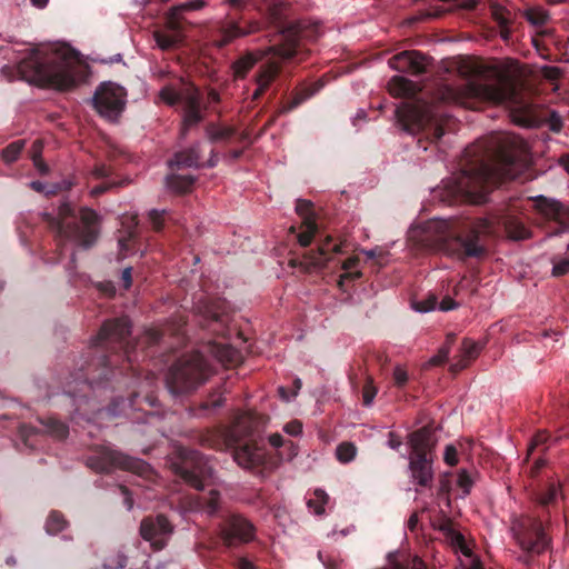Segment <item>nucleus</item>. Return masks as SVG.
Listing matches in <instances>:
<instances>
[{
  "instance_id": "bf43d9fd",
  "label": "nucleus",
  "mask_w": 569,
  "mask_h": 569,
  "mask_svg": "<svg viewBox=\"0 0 569 569\" xmlns=\"http://www.w3.org/2000/svg\"><path fill=\"white\" fill-rule=\"evenodd\" d=\"M527 20L535 26H543L549 19L547 11L541 9H529L526 12Z\"/></svg>"
},
{
  "instance_id": "c756f323",
  "label": "nucleus",
  "mask_w": 569,
  "mask_h": 569,
  "mask_svg": "<svg viewBox=\"0 0 569 569\" xmlns=\"http://www.w3.org/2000/svg\"><path fill=\"white\" fill-rule=\"evenodd\" d=\"M208 351L226 367H236L242 361L241 352L228 343L214 341L208 346Z\"/></svg>"
},
{
  "instance_id": "603ef678",
  "label": "nucleus",
  "mask_w": 569,
  "mask_h": 569,
  "mask_svg": "<svg viewBox=\"0 0 569 569\" xmlns=\"http://www.w3.org/2000/svg\"><path fill=\"white\" fill-rule=\"evenodd\" d=\"M208 138L211 142L227 141L234 134V129L229 127L223 128H208Z\"/></svg>"
},
{
  "instance_id": "39448f33",
  "label": "nucleus",
  "mask_w": 569,
  "mask_h": 569,
  "mask_svg": "<svg viewBox=\"0 0 569 569\" xmlns=\"http://www.w3.org/2000/svg\"><path fill=\"white\" fill-rule=\"evenodd\" d=\"M43 221L54 232L57 247L60 251L66 242H73L77 246L88 249L98 240L100 234L101 218L93 209L83 207L77 214L69 202H62L58 212L44 213Z\"/></svg>"
},
{
  "instance_id": "c9c22d12",
  "label": "nucleus",
  "mask_w": 569,
  "mask_h": 569,
  "mask_svg": "<svg viewBox=\"0 0 569 569\" xmlns=\"http://www.w3.org/2000/svg\"><path fill=\"white\" fill-rule=\"evenodd\" d=\"M194 178L190 174H169L166 178L167 188L177 193H187L191 190Z\"/></svg>"
},
{
  "instance_id": "4be33fe9",
  "label": "nucleus",
  "mask_w": 569,
  "mask_h": 569,
  "mask_svg": "<svg viewBox=\"0 0 569 569\" xmlns=\"http://www.w3.org/2000/svg\"><path fill=\"white\" fill-rule=\"evenodd\" d=\"M341 252L342 242H335L331 236H326L319 243L317 250H310L303 254L299 264L306 272H310L313 269H322L335 253Z\"/></svg>"
},
{
  "instance_id": "cd10ccee",
  "label": "nucleus",
  "mask_w": 569,
  "mask_h": 569,
  "mask_svg": "<svg viewBox=\"0 0 569 569\" xmlns=\"http://www.w3.org/2000/svg\"><path fill=\"white\" fill-rule=\"evenodd\" d=\"M409 443L412 452L410 457H432L436 447V439L430 427H422L409 436Z\"/></svg>"
},
{
  "instance_id": "f704fd0d",
  "label": "nucleus",
  "mask_w": 569,
  "mask_h": 569,
  "mask_svg": "<svg viewBox=\"0 0 569 569\" xmlns=\"http://www.w3.org/2000/svg\"><path fill=\"white\" fill-rule=\"evenodd\" d=\"M389 93L393 97H413L416 94V84L401 76H395L388 82Z\"/></svg>"
},
{
  "instance_id": "de8ad7c7",
  "label": "nucleus",
  "mask_w": 569,
  "mask_h": 569,
  "mask_svg": "<svg viewBox=\"0 0 569 569\" xmlns=\"http://www.w3.org/2000/svg\"><path fill=\"white\" fill-rule=\"evenodd\" d=\"M312 92L309 91H297L293 93L291 98H289L286 102L282 103L278 113H288L296 108H298L301 103H303L309 97H311Z\"/></svg>"
},
{
  "instance_id": "20e7f679",
  "label": "nucleus",
  "mask_w": 569,
  "mask_h": 569,
  "mask_svg": "<svg viewBox=\"0 0 569 569\" xmlns=\"http://www.w3.org/2000/svg\"><path fill=\"white\" fill-rule=\"evenodd\" d=\"M17 70L21 79L29 83L60 91L76 88L88 76L87 67L69 48L49 54L34 49L18 63Z\"/></svg>"
},
{
  "instance_id": "f03ea898",
  "label": "nucleus",
  "mask_w": 569,
  "mask_h": 569,
  "mask_svg": "<svg viewBox=\"0 0 569 569\" xmlns=\"http://www.w3.org/2000/svg\"><path fill=\"white\" fill-rule=\"evenodd\" d=\"M439 100L468 109H479L486 102L505 103L510 108L513 121L520 126L539 127L549 116L550 130L559 132L562 128V120L558 114L542 112L538 104L529 101L516 83L506 77L499 78L495 83L469 80L459 88L445 86L439 90Z\"/></svg>"
},
{
  "instance_id": "f3484780",
  "label": "nucleus",
  "mask_w": 569,
  "mask_h": 569,
  "mask_svg": "<svg viewBox=\"0 0 569 569\" xmlns=\"http://www.w3.org/2000/svg\"><path fill=\"white\" fill-rule=\"evenodd\" d=\"M127 91L113 82H102L96 89L92 98L94 110L104 119L117 121L126 108Z\"/></svg>"
},
{
  "instance_id": "4c0bfd02",
  "label": "nucleus",
  "mask_w": 569,
  "mask_h": 569,
  "mask_svg": "<svg viewBox=\"0 0 569 569\" xmlns=\"http://www.w3.org/2000/svg\"><path fill=\"white\" fill-rule=\"evenodd\" d=\"M560 495V485L550 482L537 493L536 500L540 507L548 508L549 506H552L557 501Z\"/></svg>"
},
{
  "instance_id": "412c9836",
  "label": "nucleus",
  "mask_w": 569,
  "mask_h": 569,
  "mask_svg": "<svg viewBox=\"0 0 569 569\" xmlns=\"http://www.w3.org/2000/svg\"><path fill=\"white\" fill-rule=\"evenodd\" d=\"M194 310L201 317L202 327L217 325L223 330L230 321L229 305L221 298H200L194 303Z\"/></svg>"
},
{
  "instance_id": "393cba45",
  "label": "nucleus",
  "mask_w": 569,
  "mask_h": 569,
  "mask_svg": "<svg viewBox=\"0 0 569 569\" xmlns=\"http://www.w3.org/2000/svg\"><path fill=\"white\" fill-rule=\"evenodd\" d=\"M280 72L281 64L274 60H268L259 66L253 77V81L257 84V88L251 96V100L253 102L261 99L271 83L278 78Z\"/></svg>"
},
{
  "instance_id": "052dcab7",
  "label": "nucleus",
  "mask_w": 569,
  "mask_h": 569,
  "mask_svg": "<svg viewBox=\"0 0 569 569\" xmlns=\"http://www.w3.org/2000/svg\"><path fill=\"white\" fill-rule=\"evenodd\" d=\"M136 239V230L134 228L128 230L127 236H122L118 239V244L120 249V254L126 257L128 252L131 251V246Z\"/></svg>"
},
{
  "instance_id": "49530a36",
  "label": "nucleus",
  "mask_w": 569,
  "mask_h": 569,
  "mask_svg": "<svg viewBox=\"0 0 569 569\" xmlns=\"http://www.w3.org/2000/svg\"><path fill=\"white\" fill-rule=\"evenodd\" d=\"M312 92L309 91H297L293 93L291 98H289L286 102L282 103L278 113H288L296 108H298L301 103H303L309 97H311Z\"/></svg>"
},
{
  "instance_id": "79ce46f5",
  "label": "nucleus",
  "mask_w": 569,
  "mask_h": 569,
  "mask_svg": "<svg viewBox=\"0 0 569 569\" xmlns=\"http://www.w3.org/2000/svg\"><path fill=\"white\" fill-rule=\"evenodd\" d=\"M455 341H456V335L448 333L443 346L439 349L437 355H435L432 358H430L429 365L433 366V367L443 365L448 360L449 353L451 351V347L455 343Z\"/></svg>"
},
{
  "instance_id": "a211bd4d",
  "label": "nucleus",
  "mask_w": 569,
  "mask_h": 569,
  "mask_svg": "<svg viewBox=\"0 0 569 569\" xmlns=\"http://www.w3.org/2000/svg\"><path fill=\"white\" fill-rule=\"evenodd\" d=\"M173 532L174 526L162 513L144 517L139 527L141 538L148 541L154 551L164 549Z\"/></svg>"
},
{
  "instance_id": "13d9d810",
  "label": "nucleus",
  "mask_w": 569,
  "mask_h": 569,
  "mask_svg": "<svg viewBox=\"0 0 569 569\" xmlns=\"http://www.w3.org/2000/svg\"><path fill=\"white\" fill-rule=\"evenodd\" d=\"M438 305V298L430 293L421 300H417L412 303L415 310L419 312H428L435 310Z\"/></svg>"
},
{
  "instance_id": "0e129e2a",
  "label": "nucleus",
  "mask_w": 569,
  "mask_h": 569,
  "mask_svg": "<svg viewBox=\"0 0 569 569\" xmlns=\"http://www.w3.org/2000/svg\"><path fill=\"white\" fill-rule=\"evenodd\" d=\"M510 12L500 6L492 7V18L500 28H505L510 24Z\"/></svg>"
},
{
  "instance_id": "ddd939ff",
  "label": "nucleus",
  "mask_w": 569,
  "mask_h": 569,
  "mask_svg": "<svg viewBox=\"0 0 569 569\" xmlns=\"http://www.w3.org/2000/svg\"><path fill=\"white\" fill-rule=\"evenodd\" d=\"M397 121L409 133H416L432 128V139L440 140L445 130L436 122V117L427 103L402 102L395 109Z\"/></svg>"
},
{
  "instance_id": "f257e3e1",
  "label": "nucleus",
  "mask_w": 569,
  "mask_h": 569,
  "mask_svg": "<svg viewBox=\"0 0 569 569\" xmlns=\"http://www.w3.org/2000/svg\"><path fill=\"white\" fill-rule=\"evenodd\" d=\"M520 144L515 137L503 136L467 147L465 163L452 178V196L481 203L493 188L517 179L520 173Z\"/></svg>"
},
{
  "instance_id": "c03bdc74",
  "label": "nucleus",
  "mask_w": 569,
  "mask_h": 569,
  "mask_svg": "<svg viewBox=\"0 0 569 569\" xmlns=\"http://www.w3.org/2000/svg\"><path fill=\"white\" fill-rule=\"evenodd\" d=\"M312 92L309 91H297L293 93L291 98H289L286 102L282 103L278 113H288L296 108H298L301 103H303L309 97H311Z\"/></svg>"
},
{
  "instance_id": "423d86ee",
  "label": "nucleus",
  "mask_w": 569,
  "mask_h": 569,
  "mask_svg": "<svg viewBox=\"0 0 569 569\" xmlns=\"http://www.w3.org/2000/svg\"><path fill=\"white\" fill-rule=\"evenodd\" d=\"M98 365V358L89 355V348L81 360L76 363L77 371L70 375L71 380L66 383L64 393L68 395L74 406V413L86 420H90L100 410L88 392L102 383H108L116 376L117 366L114 361L107 358L108 371L103 372L102 366Z\"/></svg>"
},
{
  "instance_id": "f8f14e48",
  "label": "nucleus",
  "mask_w": 569,
  "mask_h": 569,
  "mask_svg": "<svg viewBox=\"0 0 569 569\" xmlns=\"http://www.w3.org/2000/svg\"><path fill=\"white\" fill-rule=\"evenodd\" d=\"M178 461L172 463L174 473L196 490H203L213 478V468L199 451L188 448L178 450Z\"/></svg>"
},
{
  "instance_id": "6e6d98bb",
  "label": "nucleus",
  "mask_w": 569,
  "mask_h": 569,
  "mask_svg": "<svg viewBox=\"0 0 569 569\" xmlns=\"http://www.w3.org/2000/svg\"><path fill=\"white\" fill-rule=\"evenodd\" d=\"M313 204L309 200L298 199L296 203V211L302 218V223H307V220L316 221L313 211Z\"/></svg>"
},
{
  "instance_id": "5701e85b",
  "label": "nucleus",
  "mask_w": 569,
  "mask_h": 569,
  "mask_svg": "<svg viewBox=\"0 0 569 569\" xmlns=\"http://www.w3.org/2000/svg\"><path fill=\"white\" fill-rule=\"evenodd\" d=\"M202 159V143L196 142L189 148L177 151L171 160H169V166L171 169H183V168H200V167H209L213 168L217 166L219 161L218 153L212 149L210 152V158L207 162H201Z\"/></svg>"
},
{
  "instance_id": "37998d69",
  "label": "nucleus",
  "mask_w": 569,
  "mask_h": 569,
  "mask_svg": "<svg viewBox=\"0 0 569 569\" xmlns=\"http://www.w3.org/2000/svg\"><path fill=\"white\" fill-rule=\"evenodd\" d=\"M561 436L551 437V435L547 430L538 431L531 439V442L528 448V456H530L537 448L541 446H551L558 442Z\"/></svg>"
},
{
  "instance_id": "ea45409f",
  "label": "nucleus",
  "mask_w": 569,
  "mask_h": 569,
  "mask_svg": "<svg viewBox=\"0 0 569 569\" xmlns=\"http://www.w3.org/2000/svg\"><path fill=\"white\" fill-rule=\"evenodd\" d=\"M69 522L63 513L58 510H52L47 517L44 529L49 535H57L68 527Z\"/></svg>"
},
{
  "instance_id": "dca6fc26",
  "label": "nucleus",
  "mask_w": 569,
  "mask_h": 569,
  "mask_svg": "<svg viewBox=\"0 0 569 569\" xmlns=\"http://www.w3.org/2000/svg\"><path fill=\"white\" fill-rule=\"evenodd\" d=\"M288 3L281 0H270L267 3L266 14L271 24L282 31L283 42L273 48V52L283 59H293L301 51L300 41L296 32L286 29V17H287Z\"/></svg>"
},
{
  "instance_id": "72a5a7b5",
  "label": "nucleus",
  "mask_w": 569,
  "mask_h": 569,
  "mask_svg": "<svg viewBox=\"0 0 569 569\" xmlns=\"http://www.w3.org/2000/svg\"><path fill=\"white\" fill-rule=\"evenodd\" d=\"M203 0H191L188 2H184L180 6L173 7L167 18V23L170 29L172 30H179L180 29V14L184 11H191V10H200L204 7Z\"/></svg>"
},
{
  "instance_id": "c85d7f7f",
  "label": "nucleus",
  "mask_w": 569,
  "mask_h": 569,
  "mask_svg": "<svg viewBox=\"0 0 569 569\" xmlns=\"http://www.w3.org/2000/svg\"><path fill=\"white\" fill-rule=\"evenodd\" d=\"M264 54V51L257 50L246 51L243 54L239 56L231 64L233 79L243 80Z\"/></svg>"
},
{
  "instance_id": "8fccbe9b",
  "label": "nucleus",
  "mask_w": 569,
  "mask_h": 569,
  "mask_svg": "<svg viewBox=\"0 0 569 569\" xmlns=\"http://www.w3.org/2000/svg\"><path fill=\"white\" fill-rule=\"evenodd\" d=\"M24 147L23 140H17L11 143H9L3 150H2V159L6 163H12L17 161L19 158L22 149Z\"/></svg>"
},
{
  "instance_id": "e433bc0d",
  "label": "nucleus",
  "mask_w": 569,
  "mask_h": 569,
  "mask_svg": "<svg viewBox=\"0 0 569 569\" xmlns=\"http://www.w3.org/2000/svg\"><path fill=\"white\" fill-rule=\"evenodd\" d=\"M39 421L44 427L46 432L58 440H63L69 435V427L64 422L56 419L54 417H48L44 419H40Z\"/></svg>"
},
{
  "instance_id": "9d476101",
  "label": "nucleus",
  "mask_w": 569,
  "mask_h": 569,
  "mask_svg": "<svg viewBox=\"0 0 569 569\" xmlns=\"http://www.w3.org/2000/svg\"><path fill=\"white\" fill-rule=\"evenodd\" d=\"M179 87L173 84L164 86L160 90V98L169 106L183 103V121L180 136L184 138L190 128L202 121L201 99L198 88L184 79L180 78Z\"/></svg>"
},
{
  "instance_id": "a878e982",
  "label": "nucleus",
  "mask_w": 569,
  "mask_h": 569,
  "mask_svg": "<svg viewBox=\"0 0 569 569\" xmlns=\"http://www.w3.org/2000/svg\"><path fill=\"white\" fill-rule=\"evenodd\" d=\"M184 325L186 321L180 319L179 322L176 325H166L163 328H150L146 330L144 333L141 336V338L138 341V345L146 348L159 346L163 343L164 337L168 333L176 336L177 339L180 341L183 336Z\"/></svg>"
},
{
  "instance_id": "1a4fd4ad",
  "label": "nucleus",
  "mask_w": 569,
  "mask_h": 569,
  "mask_svg": "<svg viewBox=\"0 0 569 569\" xmlns=\"http://www.w3.org/2000/svg\"><path fill=\"white\" fill-rule=\"evenodd\" d=\"M211 375L210 366L200 352L179 358L169 369L166 386L172 396H180L197 389Z\"/></svg>"
},
{
  "instance_id": "2eb2a0df",
  "label": "nucleus",
  "mask_w": 569,
  "mask_h": 569,
  "mask_svg": "<svg viewBox=\"0 0 569 569\" xmlns=\"http://www.w3.org/2000/svg\"><path fill=\"white\" fill-rule=\"evenodd\" d=\"M512 531L519 547L527 555H541L550 546V538L545 532L539 518L520 519L512 526Z\"/></svg>"
},
{
  "instance_id": "09e8293b",
  "label": "nucleus",
  "mask_w": 569,
  "mask_h": 569,
  "mask_svg": "<svg viewBox=\"0 0 569 569\" xmlns=\"http://www.w3.org/2000/svg\"><path fill=\"white\" fill-rule=\"evenodd\" d=\"M357 447L352 442H342L336 449V457L342 463H348L355 459Z\"/></svg>"
},
{
  "instance_id": "9b49d317",
  "label": "nucleus",
  "mask_w": 569,
  "mask_h": 569,
  "mask_svg": "<svg viewBox=\"0 0 569 569\" xmlns=\"http://www.w3.org/2000/svg\"><path fill=\"white\" fill-rule=\"evenodd\" d=\"M87 466L96 472L108 473L119 468L146 479H150L153 475L152 468L146 461L123 455L107 446L97 447L93 453L87 458Z\"/></svg>"
},
{
  "instance_id": "774afa93",
  "label": "nucleus",
  "mask_w": 569,
  "mask_h": 569,
  "mask_svg": "<svg viewBox=\"0 0 569 569\" xmlns=\"http://www.w3.org/2000/svg\"><path fill=\"white\" fill-rule=\"evenodd\" d=\"M569 273V259L560 260L559 262L553 264L552 276L561 277Z\"/></svg>"
},
{
  "instance_id": "aec40b11",
  "label": "nucleus",
  "mask_w": 569,
  "mask_h": 569,
  "mask_svg": "<svg viewBox=\"0 0 569 569\" xmlns=\"http://www.w3.org/2000/svg\"><path fill=\"white\" fill-rule=\"evenodd\" d=\"M260 29L261 23L258 20L247 19L243 14L240 17L227 14L219 22L217 46L220 48L226 47L236 39L253 34L260 31Z\"/></svg>"
},
{
  "instance_id": "58836bf2",
  "label": "nucleus",
  "mask_w": 569,
  "mask_h": 569,
  "mask_svg": "<svg viewBox=\"0 0 569 569\" xmlns=\"http://www.w3.org/2000/svg\"><path fill=\"white\" fill-rule=\"evenodd\" d=\"M358 263H359L358 257H350L342 262L341 268L345 270V272L342 274H340L339 280H338V287L340 289H343L346 281H355L362 277L361 271H351L353 268H356L358 266Z\"/></svg>"
},
{
  "instance_id": "7c9ffc66",
  "label": "nucleus",
  "mask_w": 569,
  "mask_h": 569,
  "mask_svg": "<svg viewBox=\"0 0 569 569\" xmlns=\"http://www.w3.org/2000/svg\"><path fill=\"white\" fill-rule=\"evenodd\" d=\"M481 349V345L469 338H465L461 343L460 352L457 356V360L450 366L451 372L458 373L466 369L471 361L477 359Z\"/></svg>"
},
{
  "instance_id": "473e14b6",
  "label": "nucleus",
  "mask_w": 569,
  "mask_h": 569,
  "mask_svg": "<svg viewBox=\"0 0 569 569\" xmlns=\"http://www.w3.org/2000/svg\"><path fill=\"white\" fill-rule=\"evenodd\" d=\"M194 509L204 511L209 516H217L220 511V492L211 489L208 493L197 497L193 500Z\"/></svg>"
},
{
  "instance_id": "a19ab883",
  "label": "nucleus",
  "mask_w": 569,
  "mask_h": 569,
  "mask_svg": "<svg viewBox=\"0 0 569 569\" xmlns=\"http://www.w3.org/2000/svg\"><path fill=\"white\" fill-rule=\"evenodd\" d=\"M224 398L222 392L214 391L208 396V398L199 405V416L208 417L212 415L218 408L222 407Z\"/></svg>"
},
{
  "instance_id": "b1692460",
  "label": "nucleus",
  "mask_w": 569,
  "mask_h": 569,
  "mask_svg": "<svg viewBox=\"0 0 569 569\" xmlns=\"http://www.w3.org/2000/svg\"><path fill=\"white\" fill-rule=\"evenodd\" d=\"M390 68L412 76H420L427 71V58L421 52L402 51L389 59Z\"/></svg>"
},
{
  "instance_id": "0eeeda50",
  "label": "nucleus",
  "mask_w": 569,
  "mask_h": 569,
  "mask_svg": "<svg viewBox=\"0 0 569 569\" xmlns=\"http://www.w3.org/2000/svg\"><path fill=\"white\" fill-rule=\"evenodd\" d=\"M430 229L436 232L433 241L437 250L459 260H466L480 258L486 253L480 237L491 231V222L488 219H478L477 222L456 230L448 221L441 220L435 221Z\"/></svg>"
},
{
  "instance_id": "338daca9",
  "label": "nucleus",
  "mask_w": 569,
  "mask_h": 569,
  "mask_svg": "<svg viewBox=\"0 0 569 569\" xmlns=\"http://www.w3.org/2000/svg\"><path fill=\"white\" fill-rule=\"evenodd\" d=\"M443 460L448 466H456L458 463V451L453 445H448L445 448Z\"/></svg>"
},
{
  "instance_id": "3c124183",
  "label": "nucleus",
  "mask_w": 569,
  "mask_h": 569,
  "mask_svg": "<svg viewBox=\"0 0 569 569\" xmlns=\"http://www.w3.org/2000/svg\"><path fill=\"white\" fill-rule=\"evenodd\" d=\"M306 228L305 231L298 234V242L301 247H308L312 242V239L318 233V226L316 221L307 220V223H302Z\"/></svg>"
},
{
  "instance_id": "7ed1b4c3",
  "label": "nucleus",
  "mask_w": 569,
  "mask_h": 569,
  "mask_svg": "<svg viewBox=\"0 0 569 569\" xmlns=\"http://www.w3.org/2000/svg\"><path fill=\"white\" fill-rule=\"evenodd\" d=\"M264 423L263 416L244 412L236 418L231 427L207 430L199 435L198 440L202 447L232 450L233 460L243 469L271 472L277 468L278 459L269 456L256 438Z\"/></svg>"
},
{
  "instance_id": "4d7b16f0",
  "label": "nucleus",
  "mask_w": 569,
  "mask_h": 569,
  "mask_svg": "<svg viewBox=\"0 0 569 569\" xmlns=\"http://www.w3.org/2000/svg\"><path fill=\"white\" fill-rule=\"evenodd\" d=\"M316 499H309L308 507L315 510V513L322 515L325 512L323 506L327 503L329 497L326 491L317 489L315 491Z\"/></svg>"
},
{
  "instance_id": "a18cd8bd",
  "label": "nucleus",
  "mask_w": 569,
  "mask_h": 569,
  "mask_svg": "<svg viewBox=\"0 0 569 569\" xmlns=\"http://www.w3.org/2000/svg\"><path fill=\"white\" fill-rule=\"evenodd\" d=\"M312 92L309 91H297L293 93L291 98H289L286 102L282 103L278 113H288L296 108H298L301 103H303L309 97H311Z\"/></svg>"
},
{
  "instance_id": "4468645a",
  "label": "nucleus",
  "mask_w": 569,
  "mask_h": 569,
  "mask_svg": "<svg viewBox=\"0 0 569 569\" xmlns=\"http://www.w3.org/2000/svg\"><path fill=\"white\" fill-rule=\"evenodd\" d=\"M532 200L547 236L558 237L569 232V206L545 196Z\"/></svg>"
},
{
  "instance_id": "69168bd1",
  "label": "nucleus",
  "mask_w": 569,
  "mask_h": 569,
  "mask_svg": "<svg viewBox=\"0 0 569 569\" xmlns=\"http://www.w3.org/2000/svg\"><path fill=\"white\" fill-rule=\"evenodd\" d=\"M440 530L445 532L447 536L451 537V539L458 543H462L465 541L463 536L452 528V525L449 520L441 525Z\"/></svg>"
},
{
  "instance_id": "864d4df0",
  "label": "nucleus",
  "mask_w": 569,
  "mask_h": 569,
  "mask_svg": "<svg viewBox=\"0 0 569 569\" xmlns=\"http://www.w3.org/2000/svg\"><path fill=\"white\" fill-rule=\"evenodd\" d=\"M72 187V183L70 181H62L61 183L59 184H53L51 186L50 189H46V184L42 183L41 181H32L31 182V188L38 192H46L47 194H56L58 193L59 191H66V190H70Z\"/></svg>"
},
{
  "instance_id": "6ab92c4d",
  "label": "nucleus",
  "mask_w": 569,
  "mask_h": 569,
  "mask_svg": "<svg viewBox=\"0 0 569 569\" xmlns=\"http://www.w3.org/2000/svg\"><path fill=\"white\" fill-rule=\"evenodd\" d=\"M256 528L250 520L238 513L227 515L220 523V538L231 548L254 539Z\"/></svg>"
},
{
  "instance_id": "6e6552de",
  "label": "nucleus",
  "mask_w": 569,
  "mask_h": 569,
  "mask_svg": "<svg viewBox=\"0 0 569 569\" xmlns=\"http://www.w3.org/2000/svg\"><path fill=\"white\" fill-rule=\"evenodd\" d=\"M131 322L128 317H120L106 320L98 335L89 346V355L98 358V365L102 366L106 373L109 369L107 367V358L114 361L118 366L119 361L127 362V369L136 375L133 362L136 356L133 347L130 343Z\"/></svg>"
},
{
  "instance_id": "e2e57ef3",
  "label": "nucleus",
  "mask_w": 569,
  "mask_h": 569,
  "mask_svg": "<svg viewBox=\"0 0 569 569\" xmlns=\"http://www.w3.org/2000/svg\"><path fill=\"white\" fill-rule=\"evenodd\" d=\"M457 485L462 490L465 496L470 493L471 488L473 486V479L466 469H461L458 472Z\"/></svg>"
},
{
  "instance_id": "bb28decb",
  "label": "nucleus",
  "mask_w": 569,
  "mask_h": 569,
  "mask_svg": "<svg viewBox=\"0 0 569 569\" xmlns=\"http://www.w3.org/2000/svg\"><path fill=\"white\" fill-rule=\"evenodd\" d=\"M433 457H410L409 469L412 481L422 488H431L433 481Z\"/></svg>"
},
{
  "instance_id": "2f4dec72",
  "label": "nucleus",
  "mask_w": 569,
  "mask_h": 569,
  "mask_svg": "<svg viewBox=\"0 0 569 569\" xmlns=\"http://www.w3.org/2000/svg\"><path fill=\"white\" fill-rule=\"evenodd\" d=\"M498 223L503 227L507 237L511 240L520 241L531 238V230L516 216L505 214Z\"/></svg>"
},
{
  "instance_id": "5fc2aeb1",
  "label": "nucleus",
  "mask_w": 569,
  "mask_h": 569,
  "mask_svg": "<svg viewBox=\"0 0 569 569\" xmlns=\"http://www.w3.org/2000/svg\"><path fill=\"white\" fill-rule=\"evenodd\" d=\"M378 389L373 383V378L371 376L366 377V382L362 388V402L363 406L370 407L373 402L375 397L377 396Z\"/></svg>"
},
{
  "instance_id": "680f3d73",
  "label": "nucleus",
  "mask_w": 569,
  "mask_h": 569,
  "mask_svg": "<svg viewBox=\"0 0 569 569\" xmlns=\"http://www.w3.org/2000/svg\"><path fill=\"white\" fill-rule=\"evenodd\" d=\"M153 37L158 47L162 50H169L177 43V38L174 36L161 31H156Z\"/></svg>"
}]
</instances>
